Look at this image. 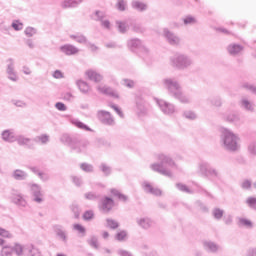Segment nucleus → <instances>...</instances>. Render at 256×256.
Masks as SVG:
<instances>
[{"label": "nucleus", "instance_id": "f257e3e1", "mask_svg": "<svg viewBox=\"0 0 256 256\" xmlns=\"http://www.w3.org/2000/svg\"><path fill=\"white\" fill-rule=\"evenodd\" d=\"M161 83L162 87L168 91L170 97L177 99L180 103H191V98L183 93V86H181V83L177 79L166 77L162 79Z\"/></svg>", "mask_w": 256, "mask_h": 256}, {"label": "nucleus", "instance_id": "f03ea898", "mask_svg": "<svg viewBox=\"0 0 256 256\" xmlns=\"http://www.w3.org/2000/svg\"><path fill=\"white\" fill-rule=\"evenodd\" d=\"M157 159L160 163H153L150 165V169L154 171L155 173H159L160 175H163L164 177H173V172L169 170L167 167H177V164L171 158V156L167 154H158Z\"/></svg>", "mask_w": 256, "mask_h": 256}, {"label": "nucleus", "instance_id": "7ed1b4c3", "mask_svg": "<svg viewBox=\"0 0 256 256\" xmlns=\"http://www.w3.org/2000/svg\"><path fill=\"white\" fill-rule=\"evenodd\" d=\"M220 141L222 143V147H224L226 151H239V148L241 147V145L239 144L241 141V138H239V134H236L235 132L227 128H222Z\"/></svg>", "mask_w": 256, "mask_h": 256}, {"label": "nucleus", "instance_id": "20e7f679", "mask_svg": "<svg viewBox=\"0 0 256 256\" xmlns=\"http://www.w3.org/2000/svg\"><path fill=\"white\" fill-rule=\"evenodd\" d=\"M170 65L177 71H187L191 69L192 65H195L193 57L185 53H176L170 57Z\"/></svg>", "mask_w": 256, "mask_h": 256}, {"label": "nucleus", "instance_id": "39448f33", "mask_svg": "<svg viewBox=\"0 0 256 256\" xmlns=\"http://www.w3.org/2000/svg\"><path fill=\"white\" fill-rule=\"evenodd\" d=\"M60 140L62 143H64V145H70L71 149H74V151H76L77 153H83V151H85V149L89 145V142H78L73 144V140L68 134L62 135Z\"/></svg>", "mask_w": 256, "mask_h": 256}, {"label": "nucleus", "instance_id": "423d86ee", "mask_svg": "<svg viewBox=\"0 0 256 256\" xmlns=\"http://www.w3.org/2000/svg\"><path fill=\"white\" fill-rule=\"evenodd\" d=\"M97 118L102 125H107L108 127L115 125V118H113V115L109 111L99 110L97 112Z\"/></svg>", "mask_w": 256, "mask_h": 256}, {"label": "nucleus", "instance_id": "0eeeda50", "mask_svg": "<svg viewBox=\"0 0 256 256\" xmlns=\"http://www.w3.org/2000/svg\"><path fill=\"white\" fill-rule=\"evenodd\" d=\"M157 105L159 109L164 113V115H168L169 117L175 115L177 113V108L173 103L167 102L165 100H158Z\"/></svg>", "mask_w": 256, "mask_h": 256}, {"label": "nucleus", "instance_id": "6e6552de", "mask_svg": "<svg viewBox=\"0 0 256 256\" xmlns=\"http://www.w3.org/2000/svg\"><path fill=\"white\" fill-rule=\"evenodd\" d=\"M163 36L165 37L166 41L169 43V45H172L174 47H177V45L181 44V38L175 34V32H172L169 30V28L163 29Z\"/></svg>", "mask_w": 256, "mask_h": 256}, {"label": "nucleus", "instance_id": "1a4fd4ad", "mask_svg": "<svg viewBox=\"0 0 256 256\" xmlns=\"http://www.w3.org/2000/svg\"><path fill=\"white\" fill-rule=\"evenodd\" d=\"M7 63L6 73L8 75V79L17 83V81H19V76H17V72H15V60L9 58Z\"/></svg>", "mask_w": 256, "mask_h": 256}, {"label": "nucleus", "instance_id": "9d476101", "mask_svg": "<svg viewBox=\"0 0 256 256\" xmlns=\"http://www.w3.org/2000/svg\"><path fill=\"white\" fill-rule=\"evenodd\" d=\"M60 51L64 55H67L68 57H71V55H77L79 54V48H77L73 44H65L60 46Z\"/></svg>", "mask_w": 256, "mask_h": 256}, {"label": "nucleus", "instance_id": "9b49d317", "mask_svg": "<svg viewBox=\"0 0 256 256\" xmlns=\"http://www.w3.org/2000/svg\"><path fill=\"white\" fill-rule=\"evenodd\" d=\"M16 142L21 147H27L28 149H34L33 140L27 138L25 135L16 136Z\"/></svg>", "mask_w": 256, "mask_h": 256}, {"label": "nucleus", "instance_id": "f8f14e48", "mask_svg": "<svg viewBox=\"0 0 256 256\" xmlns=\"http://www.w3.org/2000/svg\"><path fill=\"white\" fill-rule=\"evenodd\" d=\"M240 107L249 113H253L255 111V103H253V101L249 100L247 97H243L240 100Z\"/></svg>", "mask_w": 256, "mask_h": 256}, {"label": "nucleus", "instance_id": "ddd939ff", "mask_svg": "<svg viewBox=\"0 0 256 256\" xmlns=\"http://www.w3.org/2000/svg\"><path fill=\"white\" fill-rule=\"evenodd\" d=\"M97 91L99 93H102L103 95H109L110 97H114L115 99L119 98V94L113 90V88L108 87V86H98Z\"/></svg>", "mask_w": 256, "mask_h": 256}, {"label": "nucleus", "instance_id": "4468645a", "mask_svg": "<svg viewBox=\"0 0 256 256\" xmlns=\"http://www.w3.org/2000/svg\"><path fill=\"white\" fill-rule=\"evenodd\" d=\"M11 177L12 179H15V181H26L29 174L21 169H16L12 172Z\"/></svg>", "mask_w": 256, "mask_h": 256}, {"label": "nucleus", "instance_id": "2eb2a0df", "mask_svg": "<svg viewBox=\"0 0 256 256\" xmlns=\"http://www.w3.org/2000/svg\"><path fill=\"white\" fill-rule=\"evenodd\" d=\"M227 51H228L229 55H232L235 57L236 55H239V53H241V51H243V46L239 45V44L232 43V44L228 45Z\"/></svg>", "mask_w": 256, "mask_h": 256}, {"label": "nucleus", "instance_id": "dca6fc26", "mask_svg": "<svg viewBox=\"0 0 256 256\" xmlns=\"http://www.w3.org/2000/svg\"><path fill=\"white\" fill-rule=\"evenodd\" d=\"M86 76L90 81H94L95 83H101L103 81V76L94 70L86 71Z\"/></svg>", "mask_w": 256, "mask_h": 256}, {"label": "nucleus", "instance_id": "f3484780", "mask_svg": "<svg viewBox=\"0 0 256 256\" xmlns=\"http://www.w3.org/2000/svg\"><path fill=\"white\" fill-rule=\"evenodd\" d=\"M83 3V0H64L61 2L62 9H71L73 7H77L78 5H81Z\"/></svg>", "mask_w": 256, "mask_h": 256}, {"label": "nucleus", "instance_id": "a211bd4d", "mask_svg": "<svg viewBox=\"0 0 256 256\" xmlns=\"http://www.w3.org/2000/svg\"><path fill=\"white\" fill-rule=\"evenodd\" d=\"M131 7L132 9H135V11H139L140 13H143V11H147L148 9V6L146 3L138 0H133L131 2Z\"/></svg>", "mask_w": 256, "mask_h": 256}, {"label": "nucleus", "instance_id": "6ab92c4d", "mask_svg": "<svg viewBox=\"0 0 256 256\" xmlns=\"http://www.w3.org/2000/svg\"><path fill=\"white\" fill-rule=\"evenodd\" d=\"M2 139L7 143H15L17 136L11 130H5L2 132Z\"/></svg>", "mask_w": 256, "mask_h": 256}, {"label": "nucleus", "instance_id": "aec40b11", "mask_svg": "<svg viewBox=\"0 0 256 256\" xmlns=\"http://www.w3.org/2000/svg\"><path fill=\"white\" fill-rule=\"evenodd\" d=\"M114 206H115V203H113V200H111L110 198H105L102 201L101 209L102 211H104V213H109V211H111Z\"/></svg>", "mask_w": 256, "mask_h": 256}, {"label": "nucleus", "instance_id": "412c9836", "mask_svg": "<svg viewBox=\"0 0 256 256\" xmlns=\"http://www.w3.org/2000/svg\"><path fill=\"white\" fill-rule=\"evenodd\" d=\"M128 49H130V51H135L136 49H141V40L134 38L131 40H128Z\"/></svg>", "mask_w": 256, "mask_h": 256}, {"label": "nucleus", "instance_id": "4be33fe9", "mask_svg": "<svg viewBox=\"0 0 256 256\" xmlns=\"http://www.w3.org/2000/svg\"><path fill=\"white\" fill-rule=\"evenodd\" d=\"M77 87L80 89L81 93L84 95H87L89 91H91V87H89V84L83 80H78L76 82Z\"/></svg>", "mask_w": 256, "mask_h": 256}, {"label": "nucleus", "instance_id": "5701e85b", "mask_svg": "<svg viewBox=\"0 0 256 256\" xmlns=\"http://www.w3.org/2000/svg\"><path fill=\"white\" fill-rule=\"evenodd\" d=\"M136 109L138 115H145L147 113V108L145 107V102L141 100V98H137L136 100Z\"/></svg>", "mask_w": 256, "mask_h": 256}, {"label": "nucleus", "instance_id": "b1692460", "mask_svg": "<svg viewBox=\"0 0 256 256\" xmlns=\"http://www.w3.org/2000/svg\"><path fill=\"white\" fill-rule=\"evenodd\" d=\"M211 165L208 162H200L198 163V171L201 173V175H204V177L207 175Z\"/></svg>", "mask_w": 256, "mask_h": 256}, {"label": "nucleus", "instance_id": "393cba45", "mask_svg": "<svg viewBox=\"0 0 256 256\" xmlns=\"http://www.w3.org/2000/svg\"><path fill=\"white\" fill-rule=\"evenodd\" d=\"M70 39H73V41H76V43H80L81 45L87 43V37L83 34H72L70 35Z\"/></svg>", "mask_w": 256, "mask_h": 256}, {"label": "nucleus", "instance_id": "a878e982", "mask_svg": "<svg viewBox=\"0 0 256 256\" xmlns=\"http://www.w3.org/2000/svg\"><path fill=\"white\" fill-rule=\"evenodd\" d=\"M142 187L146 193H161V190L154 188L149 182L142 183Z\"/></svg>", "mask_w": 256, "mask_h": 256}, {"label": "nucleus", "instance_id": "bb28decb", "mask_svg": "<svg viewBox=\"0 0 256 256\" xmlns=\"http://www.w3.org/2000/svg\"><path fill=\"white\" fill-rule=\"evenodd\" d=\"M226 121H228V123H234L235 125H237L240 123L241 117L238 114H228L226 116Z\"/></svg>", "mask_w": 256, "mask_h": 256}, {"label": "nucleus", "instance_id": "cd10ccee", "mask_svg": "<svg viewBox=\"0 0 256 256\" xmlns=\"http://www.w3.org/2000/svg\"><path fill=\"white\" fill-rule=\"evenodd\" d=\"M72 125H75V127H78V129H82L83 131H91V128L89 126L85 125V123L79 121V120H71Z\"/></svg>", "mask_w": 256, "mask_h": 256}, {"label": "nucleus", "instance_id": "c85d7f7f", "mask_svg": "<svg viewBox=\"0 0 256 256\" xmlns=\"http://www.w3.org/2000/svg\"><path fill=\"white\" fill-rule=\"evenodd\" d=\"M119 33H125L129 31V24L127 22L116 21Z\"/></svg>", "mask_w": 256, "mask_h": 256}, {"label": "nucleus", "instance_id": "c756f323", "mask_svg": "<svg viewBox=\"0 0 256 256\" xmlns=\"http://www.w3.org/2000/svg\"><path fill=\"white\" fill-rule=\"evenodd\" d=\"M205 177H212L213 179H218V177H220L219 170L210 166Z\"/></svg>", "mask_w": 256, "mask_h": 256}, {"label": "nucleus", "instance_id": "7c9ffc66", "mask_svg": "<svg viewBox=\"0 0 256 256\" xmlns=\"http://www.w3.org/2000/svg\"><path fill=\"white\" fill-rule=\"evenodd\" d=\"M34 141L36 143H41L42 145H47L49 143V135L47 134H42L40 136H37Z\"/></svg>", "mask_w": 256, "mask_h": 256}, {"label": "nucleus", "instance_id": "2f4dec72", "mask_svg": "<svg viewBox=\"0 0 256 256\" xmlns=\"http://www.w3.org/2000/svg\"><path fill=\"white\" fill-rule=\"evenodd\" d=\"M184 25H197V18L189 15L183 18Z\"/></svg>", "mask_w": 256, "mask_h": 256}, {"label": "nucleus", "instance_id": "473e14b6", "mask_svg": "<svg viewBox=\"0 0 256 256\" xmlns=\"http://www.w3.org/2000/svg\"><path fill=\"white\" fill-rule=\"evenodd\" d=\"M116 9H118V11H127V1L117 0Z\"/></svg>", "mask_w": 256, "mask_h": 256}, {"label": "nucleus", "instance_id": "72a5a7b5", "mask_svg": "<svg viewBox=\"0 0 256 256\" xmlns=\"http://www.w3.org/2000/svg\"><path fill=\"white\" fill-rule=\"evenodd\" d=\"M183 117H185V119H189L190 121H195V119H197V114L191 110H187L183 113Z\"/></svg>", "mask_w": 256, "mask_h": 256}, {"label": "nucleus", "instance_id": "f704fd0d", "mask_svg": "<svg viewBox=\"0 0 256 256\" xmlns=\"http://www.w3.org/2000/svg\"><path fill=\"white\" fill-rule=\"evenodd\" d=\"M175 187L178 189V191H181L182 193H191V189L188 188L187 185L183 184V183H176Z\"/></svg>", "mask_w": 256, "mask_h": 256}, {"label": "nucleus", "instance_id": "c9c22d12", "mask_svg": "<svg viewBox=\"0 0 256 256\" xmlns=\"http://www.w3.org/2000/svg\"><path fill=\"white\" fill-rule=\"evenodd\" d=\"M209 102L211 103V105H213V107H221L223 105V102L219 97L210 98Z\"/></svg>", "mask_w": 256, "mask_h": 256}, {"label": "nucleus", "instance_id": "e433bc0d", "mask_svg": "<svg viewBox=\"0 0 256 256\" xmlns=\"http://www.w3.org/2000/svg\"><path fill=\"white\" fill-rule=\"evenodd\" d=\"M240 187L242 189L249 190L251 187H253V182L250 179H245L241 182Z\"/></svg>", "mask_w": 256, "mask_h": 256}, {"label": "nucleus", "instance_id": "4c0bfd02", "mask_svg": "<svg viewBox=\"0 0 256 256\" xmlns=\"http://www.w3.org/2000/svg\"><path fill=\"white\" fill-rule=\"evenodd\" d=\"M80 168L82 171H85V173H93V165L87 164V163H82L80 165Z\"/></svg>", "mask_w": 256, "mask_h": 256}, {"label": "nucleus", "instance_id": "58836bf2", "mask_svg": "<svg viewBox=\"0 0 256 256\" xmlns=\"http://www.w3.org/2000/svg\"><path fill=\"white\" fill-rule=\"evenodd\" d=\"M100 171H102V173H104V175H111V168L109 167V165L102 163L100 165Z\"/></svg>", "mask_w": 256, "mask_h": 256}, {"label": "nucleus", "instance_id": "ea45409f", "mask_svg": "<svg viewBox=\"0 0 256 256\" xmlns=\"http://www.w3.org/2000/svg\"><path fill=\"white\" fill-rule=\"evenodd\" d=\"M243 89H247L248 91H250L251 93H253L254 95H256V86L253 84H249V83H244L242 85Z\"/></svg>", "mask_w": 256, "mask_h": 256}, {"label": "nucleus", "instance_id": "a19ab883", "mask_svg": "<svg viewBox=\"0 0 256 256\" xmlns=\"http://www.w3.org/2000/svg\"><path fill=\"white\" fill-rule=\"evenodd\" d=\"M117 241H125L127 239V232L125 230H121L116 234Z\"/></svg>", "mask_w": 256, "mask_h": 256}, {"label": "nucleus", "instance_id": "79ce46f5", "mask_svg": "<svg viewBox=\"0 0 256 256\" xmlns=\"http://www.w3.org/2000/svg\"><path fill=\"white\" fill-rule=\"evenodd\" d=\"M25 35L27 37H33V35L37 34V29L33 28V27H27L24 31Z\"/></svg>", "mask_w": 256, "mask_h": 256}, {"label": "nucleus", "instance_id": "37998d69", "mask_svg": "<svg viewBox=\"0 0 256 256\" xmlns=\"http://www.w3.org/2000/svg\"><path fill=\"white\" fill-rule=\"evenodd\" d=\"M12 103L15 107H20L21 109H25V107H27V102L23 100H12Z\"/></svg>", "mask_w": 256, "mask_h": 256}, {"label": "nucleus", "instance_id": "c03bdc74", "mask_svg": "<svg viewBox=\"0 0 256 256\" xmlns=\"http://www.w3.org/2000/svg\"><path fill=\"white\" fill-rule=\"evenodd\" d=\"M105 17V14L101 11H96L94 14H93V19L95 21H103Z\"/></svg>", "mask_w": 256, "mask_h": 256}, {"label": "nucleus", "instance_id": "a18cd8bd", "mask_svg": "<svg viewBox=\"0 0 256 256\" xmlns=\"http://www.w3.org/2000/svg\"><path fill=\"white\" fill-rule=\"evenodd\" d=\"M71 179L74 185H76L77 187H81V185H83V179H81V177L71 176Z\"/></svg>", "mask_w": 256, "mask_h": 256}, {"label": "nucleus", "instance_id": "49530a36", "mask_svg": "<svg viewBox=\"0 0 256 256\" xmlns=\"http://www.w3.org/2000/svg\"><path fill=\"white\" fill-rule=\"evenodd\" d=\"M12 27L14 28V31H22L23 23H21L19 20H15L12 23Z\"/></svg>", "mask_w": 256, "mask_h": 256}, {"label": "nucleus", "instance_id": "de8ad7c7", "mask_svg": "<svg viewBox=\"0 0 256 256\" xmlns=\"http://www.w3.org/2000/svg\"><path fill=\"white\" fill-rule=\"evenodd\" d=\"M124 87H128V89H133L135 87V81L130 79H124L123 80Z\"/></svg>", "mask_w": 256, "mask_h": 256}, {"label": "nucleus", "instance_id": "09e8293b", "mask_svg": "<svg viewBox=\"0 0 256 256\" xmlns=\"http://www.w3.org/2000/svg\"><path fill=\"white\" fill-rule=\"evenodd\" d=\"M248 151L250 155H253L254 157H256V142H252L249 144Z\"/></svg>", "mask_w": 256, "mask_h": 256}, {"label": "nucleus", "instance_id": "8fccbe9b", "mask_svg": "<svg viewBox=\"0 0 256 256\" xmlns=\"http://www.w3.org/2000/svg\"><path fill=\"white\" fill-rule=\"evenodd\" d=\"M107 227H110V229H117V227H119V223H117V221H115V220L108 219Z\"/></svg>", "mask_w": 256, "mask_h": 256}, {"label": "nucleus", "instance_id": "3c124183", "mask_svg": "<svg viewBox=\"0 0 256 256\" xmlns=\"http://www.w3.org/2000/svg\"><path fill=\"white\" fill-rule=\"evenodd\" d=\"M73 229H75V231H78V233H81L82 235H85V228L83 227V225L81 224H74L73 225Z\"/></svg>", "mask_w": 256, "mask_h": 256}, {"label": "nucleus", "instance_id": "603ef678", "mask_svg": "<svg viewBox=\"0 0 256 256\" xmlns=\"http://www.w3.org/2000/svg\"><path fill=\"white\" fill-rule=\"evenodd\" d=\"M55 107L58 111H67V106L63 102H57Z\"/></svg>", "mask_w": 256, "mask_h": 256}, {"label": "nucleus", "instance_id": "864d4df0", "mask_svg": "<svg viewBox=\"0 0 256 256\" xmlns=\"http://www.w3.org/2000/svg\"><path fill=\"white\" fill-rule=\"evenodd\" d=\"M52 76L54 77V79H63L65 77V75L63 74V72H61V70L54 71Z\"/></svg>", "mask_w": 256, "mask_h": 256}, {"label": "nucleus", "instance_id": "5fc2aeb1", "mask_svg": "<svg viewBox=\"0 0 256 256\" xmlns=\"http://www.w3.org/2000/svg\"><path fill=\"white\" fill-rule=\"evenodd\" d=\"M88 243H89V245H91V247H94V249H97V247H99V244L97 242V238H95V237H91L88 240Z\"/></svg>", "mask_w": 256, "mask_h": 256}, {"label": "nucleus", "instance_id": "6e6d98bb", "mask_svg": "<svg viewBox=\"0 0 256 256\" xmlns=\"http://www.w3.org/2000/svg\"><path fill=\"white\" fill-rule=\"evenodd\" d=\"M111 109H114V111H116L117 115H119V117L123 118V111H121V109H119V107H117V105L115 104H111L110 105Z\"/></svg>", "mask_w": 256, "mask_h": 256}, {"label": "nucleus", "instance_id": "4d7b16f0", "mask_svg": "<svg viewBox=\"0 0 256 256\" xmlns=\"http://www.w3.org/2000/svg\"><path fill=\"white\" fill-rule=\"evenodd\" d=\"M30 189L33 193H39L41 191V186L38 184H31Z\"/></svg>", "mask_w": 256, "mask_h": 256}, {"label": "nucleus", "instance_id": "13d9d810", "mask_svg": "<svg viewBox=\"0 0 256 256\" xmlns=\"http://www.w3.org/2000/svg\"><path fill=\"white\" fill-rule=\"evenodd\" d=\"M93 218V212L92 211H86L84 214H83V219L85 221H90V219Z\"/></svg>", "mask_w": 256, "mask_h": 256}, {"label": "nucleus", "instance_id": "bf43d9fd", "mask_svg": "<svg viewBox=\"0 0 256 256\" xmlns=\"http://www.w3.org/2000/svg\"><path fill=\"white\" fill-rule=\"evenodd\" d=\"M205 245L209 251L215 252L217 250V245L213 244L212 242H208Z\"/></svg>", "mask_w": 256, "mask_h": 256}, {"label": "nucleus", "instance_id": "052dcab7", "mask_svg": "<svg viewBox=\"0 0 256 256\" xmlns=\"http://www.w3.org/2000/svg\"><path fill=\"white\" fill-rule=\"evenodd\" d=\"M240 225H243L244 227H252L251 221L244 218L240 219Z\"/></svg>", "mask_w": 256, "mask_h": 256}, {"label": "nucleus", "instance_id": "680f3d73", "mask_svg": "<svg viewBox=\"0 0 256 256\" xmlns=\"http://www.w3.org/2000/svg\"><path fill=\"white\" fill-rule=\"evenodd\" d=\"M15 253H17L18 255H22L23 254V246L16 244L14 247Z\"/></svg>", "mask_w": 256, "mask_h": 256}, {"label": "nucleus", "instance_id": "e2e57ef3", "mask_svg": "<svg viewBox=\"0 0 256 256\" xmlns=\"http://www.w3.org/2000/svg\"><path fill=\"white\" fill-rule=\"evenodd\" d=\"M0 235H1V237H6V238L11 237V233H9V231H7L3 228H0Z\"/></svg>", "mask_w": 256, "mask_h": 256}, {"label": "nucleus", "instance_id": "0e129e2a", "mask_svg": "<svg viewBox=\"0 0 256 256\" xmlns=\"http://www.w3.org/2000/svg\"><path fill=\"white\" fill-rule=\"evenodd\" d=\"M214 217L216 219H221V217H223V212L221 210H219V209H215L214 210Z\"/></svg>", "mask_w": 256, "mask_h": 256}, {"label": "nucleus", "instance_id": "69168bd1", "mask_svg": "<svg viewBox=\"0 0 256 256\" xmlns=\"http://www.w3.org/2000/svg\"><path fill=\"white\" fill-rule=\"evenodd\" d=\"M22 72L24 73V75H31V73H33L31 71V68H29V66H23L22 67Z\"/></svg>", "mask_w": 256, "mask_h": 256}, {"label": "nucleus", "instance_id": "338daca9", "mask_svg": "<svg viewBox=\"0 0 256 256\" xmlns=\"http://www.w3.org/2000/svg\"><path fill=\"white\" fill-rule=\"evenodd\" d=\"M63 97L65 101H73V94H71L70 92H66Z\"/></svg>", "mask_w": 256, "mask_h": 256}, {"label": "nucleus", "instance_id": "774afa93", "mask_svg": "<svg viewBox=\"0 0 256 256\" xmlns=\"http://www.w3.org/2000/svg\"><path fill=\"white\" fill-rule=\"evenodd\" d=\"M248 205H250V207H256V199L255 198H249L247 200Z\"/></svg>", "mask_w": 256, "mask_h": 256}]
</instances>
